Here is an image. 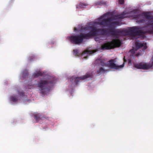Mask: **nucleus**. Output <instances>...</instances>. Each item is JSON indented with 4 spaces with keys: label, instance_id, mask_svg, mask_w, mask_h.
<instances>
[{
    "label": "nucleus",
    "instance_id": "obj_1",
    "mask_svg": "<svg viewBox=\"0 0 153 153\" xmlns=\"http://www.w3.org/2000/svg\"><path fill=\"white\" fill-rule=\"evenodd\" d=\"M120 45V42L118 40H114L111 42L105 43L102 46L103 49H106L111 48L117 47H119Z\"/></svg>",
    "mask_w": 153,
    "mask_h": 153
},
{
    "label": "nucleus",
    "instance_id": "obj_2",
    "mask_svg": "<svg viewBox=\"0 0 153 153\" xmlns=\"http://www.w3.org/2000/svg\"><path fill=\"white\" fill-rule=\"evenodd\" d=\"M115 62L116 60L115 59L110 60L105 65L106 66L110 68H114L117 69H119L124 67V64L121 65H118L115 63Z\"/></svg>",
    "mask_w": 153,
    "mask_h": 153
},
{
    "label": "nucleus",
    "instance_id": "obj_3",
    "mask_svg": "<svg viewBox=\"0 0 153 153\" xmlns=\"http://www.w3.org/2000/svg\"><path fill=\"white\" fill-rule=\"evenodd\" d=\"M86 38V37L82 34L78 37L72 36L70 38V40L72 42L76 44H79L82 42L83 38Z\"/></svg>",
    "mask_w": 153,
    "mask_h": 153
},
{
    "label": "nucleus",
    "instance_id": "obj_4",
    "mask_svg": "<svg viewBox=\"0 0 153 153\" xmlns=\"http://www.w3.org/2000/svg\"><path fill=\"white\" fill-rule=\"evenodd\" d=\"M152 66V65H149L144 62H142L138 64L134 65V67L137 69H142L146 70L149 69Z\"/></svg>",
    "mask_w": 153,
    "mask_h": 153
},
{
    "label": "nucleus",
    "instance_id": "obj_5",
    "mask_svg": "<svg viewBox=\"0 0 153 153\" xmlns=\"http://www.w3.org/2000/svg\"><path fill=\"white\" fill-rule=\"evenodd\" d=\"M96 52L95 51V50H93L92 51H89L88 52V53L89 54H91L92 53H93Z\"/></svg>",
    "mask_w": 153,
    "mask_h": 153
},
{
    "label": "nucleus",
    "instance_id": "obj_6",
    "mask_svg": "<svg viewBox=\"0 0 153 153\" xmlns=\"http://www.w3.org/2000/svg\"><path fill=\"white\" fill-rule=\"evenodd\" d=\"M119 1L120 4H123L124 3L123 0H119Z\"/></svg>",
    "mask_w": 153,
    "mask_h": 153
},
{
    "label": "nucleus",
    "instance_id": "obj_7",
    "mask_svg": "<svg viewBox=\"0 0 153 153\" xmlns=\"http://www.w3.org/2000/svg\"><path fill=\"white\" fill-rule=\"evenodd\" d=\"M103 71V69L102 68H101L100 69V72L102 73Z\"/></svg>",
    "mask_w": 153,
    "mask_h": 153
},
{
    "label": "nucleus",
    "instance_id": "obj_8",
    "mask_svg": "<svg viewBox=\"0 0 153 153\" xmlns=\"http://www.w3.org/2000/svg\"><path fill=\"white\" fill-rule=\"evenodd\" d=\"M129 63H130L131 64V63L130 61H129Z\"/></svg>",
    "mask_w": 153,
    "mask_h": 153
},
{
    "label": "nucleus",
    "instance_id": "obj_9",
    "mask_svg": "<svg viewBox=\"0 0 153 153\" xmlns=\"http://www.w3.org/2000/svg\"><path fill=\"white\" fill-rule=\"evenodd\" d=\"M11 100H13V101H15V100H13V99H11Z\"/></svg>",
    "mask_w": 153,
    "mask_h": 153
},
{
    "label": "nucleus",
    "instance_id": "obj_10",
    "mask_svg": "<svg viewBox=\"0 0 153 153\" xmlns=\"http://www.w3.org/2000/svg\"><path fill=\"white\" fill-rule=\"evenodd\" d=\"M124 62H126V60H125V59L124 58Z\"/></svg>",
    "mask_w": 153,
    "mask_h": 153
},
{
    "label": "nucleus",
    "instance_id": "obj_11",
    "mask_svg": "<svg viewBox=\"0 0 153 153\" xmlns=\"http://www.w3.org/2000/svg\"><path fill=\"white\" fill-rule=\"evenodd\" d=\"M94 35V34H92V35L93 36V35Z\"/></svg>",
    "mask_w": 153,
    "mask_h": 153
},
{
    "label": "nucleus",
    "instance_id": "obj_12",
    "mask_svg": "<svg viewBox=\"0 0 153 153\" xmlns=\"http://www.w3.org/2000/svg\"><path fill=\"white\" fill-rule=\"evenodd\" d=\"M133 51V50H132V51H132H132Z\"/></svg>",
    "mask_w": 153,
    "mask_h": 153
}]
</instances>
